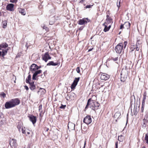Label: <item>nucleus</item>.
Here are the masks:
<instances>
[{
    "mask_svg": "<svg viewBox=\"0 0 148 148\" xmlns=\"http://www.w3.org/2000/svg\"><path fill=\"white\" fill-rule=\"evenodd\" d=\"M127 41H125L123 43H122V44L123 45V48H124L125 49L127 45Z\"/></svg>",
    "mask_w": 148,
    "mask_h": 148,
    "instance_id": "obj_35",
    "label": "nucleus"
},
{
    "mask_svg": "<svg viewBox=\"0 0 148 148\" xmlns=\"http://www.w3.org/2000/svg\"><path fill=\"white\" fill-rule=\"evenodd\" d=\"M124 29H128L130 27V24L129 22H126L124 24Z\"/></svg>",
    "mask_w": 148,
    "mask_h": 148,
    "instance_id": "obj_18",
    "label": "nucleus"
},
{
    "mask_svg": "<svg viewBox=\"0 0 148 148\" xmlns=\"http://www.w3.org/2000/svg\"><path fill=\"white\" fill-rule=\"evenodd\" d=\"M17 128L18 129L19 131L21 132V130L23 128V127L21 124H18L17 126Z\"/></svg>",
    "mask_w": 148,
    "mask_h": 148,
    "instance_id": "obj_28",
    "label": "nucleus"
},
{
    "mask_svg": "<svg viewBox=\"0 0 148 148\" xmlns=\"http://www.w3.org/2000/svg\"><path fill=\"white\" fill-rule=\"evenodd\" d=\"M21 131L22 133L23 134H25L26 133V131L25 130H24L23 128L21 130Z\"/></svg>",
    "mask_w": 148,
    "mask_h": 148,
    "instance_id": "obj_42",
    "label": "nucleus"
},
{
    "mask_svg": "<svg viewBox=\"0 0 148 148\" xmlns=\"http://www.w3.org/2000/svg\"><path fill=\"white\" fill-rule=\"evenodd\" d=\"M83 122L87 124H89L92 122V119L90 116H87L83 120Z\"/></svg>",
    "mask_w": 148,
    "mask_h": 148,
    "instance_id": "obj_7",
    "label": "nucleus"
},
{
    "mask_svg": "<svg viewBox=\"0 0 148 148\" xmlns=\"http://www.w3.org/2000/svg\"><path fill=\"white\" fill-rule=\"evenodd\" d=\"M129 71V68L127 66H125L122 69L121 73V81L124 82L126 80Z\"/></svg>",
    "mask_w": 148,
    "mask_h": 148,
    "instance_id": "obj_1",
    "label": "nucleus"
},
{
    "mask_svg": "<svg viewBox=\"0 0 148 148\" xmlns=\"http://www.w3.org/2000/svg\"><path fill=\"white\" fill-rule=\"evenodd\" d=\"M24 87H25V89H26L27 90H28L29 88H28V87L27 86H24Z\"/></svg>",
    "mask_w": 148,
    "mask_h": 148,
    "instance_id": "obj_52",
    "label": "nucleus"
},
{
    "mask_svg": "<svg viewBox=\"0 0 148 148\" xmlns=\"http://www.w3.org/2000/svg\"><path fill=\"white\" fill-rule=\"evenodd\" d=\"M93 48H92V49H90L88 50V52H89V51H92V49Z\"/></svg>",
    "mask_w": 148,
    "mask_h": 148,
    "instance_id": "obj_56",
    "label": "nucleus"
},
{
    "mask_svg": "<svg viewBox=\"0 0 148 148\" xmlns=\"http://www.w3.org/2000/svg\"><path fill=\"white\" fill-rule=\"evenodd\" d=\"M49 130V129L47 127H45V130L46 132H47Z\"/></svg>",
    "mask_w": 148,
    "mask_h": 148,
    "instance_id": "obj_51",
    "label": "nucleus"
},
{
    "mask_svg": "<svg viewBox=\"0 0 148 148\" xmlns=\"http://www.w3.org/2000/svg\"><path fill=\"white\" fill-rule=\"evenodd\" d=\"M100 104L97 102L96 101H92V103H90V106L92 110H95L96 108V109H98V108Z\"/></svg>",
    "mask_w": 148,
    "mask_h": 148,
    "instance_id": "obj_4",
    "label": "nucleus"
},
{
    "mask_svg": "<svg viewBox=\"0 0 148 148\" xmlns=\"http://www.w3.org/2000/svg\"><path fill=\"white\" fill-rule=\"evenodd\" d=\"M10 144L11 147H15L17 145L16 140L12 139L10 140Z\"/></svg>",
    "mask_w": 148,
    "mask_h": 148,
    "instance_id": "obj_12",
    "label": "nucleus"
},
{
    "mask_svg": "<svg viewBox=\"0 0 148 148\" xmlns=\"http://www.w3.org/2000/svg\"><path fill=\"white\" fill-rule=\"evenodd\" d=\"M54 21H50L49 22V24L51 25H53L54 23Z\"/></svg>",
    "mask_w": 148,
    "mask_h": 148,
    "instance_id": "obj_49",
    "label": "nucleus"
},
{
    "mask_svg": "<svg viewBox=\"0 0 148 148\" xmlns=\"http://www.w3.org/2000/svg\"><path fill=\"white\" fill-rule=\"evenodd\" d=\"M145 104L143 105V104L142 103V107L141 108V110H140L142 112H143L144 108V107L145 106Z\"/></svg>",
    "mask_w": 148,
    "mask_h": 148,
    "instance_id": "obj_39",
    "label": "nucleus"
},
{
    "mask_svg": "<svg viewBox=\"0 0 148 148\" xmlns=\"http://www.w3.org/2000/svg\"><path fill=\"white\" fill-rule=\"evenodd\" d=\"M120 2H119V4H118L117 3V7L118 8V9L119 8V7L120 6Z\"/></svg>",
    "mask_w": 148,
    "mask_h": 148,
    "instance_id": "obj_53",
    "label": "nucleus"
},
{
    "mask_svg": "<svg viewBox=\"0 0 148 148\" xmlns=\"http://www.w3.org/2000/svg\"><path fill=\"white\" fill-rule=\"evenodd\" d=\"M14 6V5L12 3L8 4L6 7V9H12Z\"/></svg>",
    "mask_w": 148,
    "mask_h": 148,
    "instance_id": "obj_21",
    "label": "nucleus"
},
{
    "mask_svg": "<svg viewBox=\"0 0 148 148\" xmlns=\"http://www.w3.org/2000/svg\"><path fill=\"white\" fill-rule=\"evenodd\" d=\"M42 112H40L39 115L40 116H42Z\"/></svg>",
    "mask_w": 148,
    "mask_h": 148,
    "instance_id": "obj_58",
    "label": "nucleus"
},
{
    "mask_svg": "<svg viewBox=\"0 0 148 148\" xmlns=\"http://www.w3.org/2000/svg\"><path fill=\"white\" fill-rule=\"evenodd\" d=\"M128 114H127V119H128Z\"/></svg>",
    "mask_w": 148,
    "mask_h": 148,
    "instance_id": "obj_61",
    "label": "nucleus"
},
{
    "mask_svg": "<svg viewBox=\"0 0 148 148\" xmlns=\"http://www.w3.org/2000/svg\"><path fill=\"white\" fill-rule=\"evenodd\" d=\"M59 64L58 63H55L53 61H50L47 64V66H50L52 65L53 66H55L56 65H58Z\"/></svg>",
    "mask_w": 148,
    "mask_h": 148,
    "instance_id": "obj_20",
    "label": "nucleus"
},
{
    "mask_svg": "<svg viewBox=\"0 0 148 148\" xmlns=\"http://www.w3.org/2000/svg\"><path fill=\"white\" fill-rule=\"evenodd\" d=\"M68 127L70 130H73L75 129V125L72 123L69 122L68 125Z\"/></svg>",
    "mask_w": 148,
    "mask_h": 148,
    "instance_id": "obj_14",
    "label": "nucleus"
},
{
    "mask_svg": "<svg viewBox=\"0 0 148 148\" xmlns=\"http://www.w3.org/2000/svg\"><path fill=\"white\" fill-rule=\"evenodd\" d=\"M10 101L7 102L5 104V107L6 109H9L13 107Z\"/></svg>",
    "mask_w": 148,
    "mask_h": 148,
    "instance_id": "obj_16",
    "label": "nucleus"
},
{
    "mask_svg": "<svg viewBox=\"0 0 148 148\" xmlns=\"http://www.w3.org/2000/svg\"><path fill=\"white\" fill-rule=\"evenodd\" d=\"M106 17V22L103 24V25H104L105 24L108 25V24L111 23L112 21V18L109 16V15H107Z\"/></svg>",
    "mask_w": 148,
    "mask_h": 148,
    "instance_id": "obj_15",
    "label": "nucleus"
},
{
    "mask_svg": "<svg viewBox=\"0 0 148 148\" xmlns=\"http://www.w3.org/2000/svg\"><path fill=\"white\" fill-rule=\"evenodd\" d=\"M41 66H38V67L37 68H38V70L39 69L41 68Z\"/></svg>",
    "mask_w": 148,
    "mask_h": 148,
    "instance_id": "obj_57",
    "label": "nucleus"
},
{
    "mask_svg": "<svg viewBox=\"0 0 148 148\" xmlns=\"http://www.w3.org/2000/svg\"><path fill=\"white\" fill-rule=\"evenodd\" d=\"M110 77L109 75L105 73H102L101 75L100 78L101 79L106 80Z\"/></svg>",
    "mask_w": 148,
    "mask_h": 148,
    "instance_id": "obj_11",
    "label": "nucleus"
},
{
    "mask_svg": "<svg viewBox=\"0 0 148 148\" xmlns=\"http://www.w3.org/2000/svg\"><path fill=\"white\" fill-rule=\"evenodd\" d=\"M30 134V133L29 130H28V131H27V130H26V133H25V134L27 136L29 135Z\"/></svg>",
    "mask_w": 148,
    "mask_h": 148,
    "instance_id": "obj_47",
    "label": "nucleus"
},
{
    "mask_svg": "<svg viewBox=\"0 0 148 148\" xmlns=\"http://www.w3.org/2000/svg\"><path fill=\"white\" fill-rule=\"evenodd\" d=\"M123 45L122 43H120L116 46L114 50L116 53L119 54L121 53L123 49Z\"/></svg>",
    "mask_w": 148,
    "mask_h": 148,
    "instance_id": "obj_2",
    "label": "nucleus"
},
{
    "mask_svg": "<svg viewBox=\"0 0 148 148\" xmlns=\"http://www.w3.org/2000/svg\"><path fill=\"white\" fill-rule=\"evenodd\" d=\"M1 96L4 97H5V94L3 92H2L1 94H0Z\"/></svg>",
    "mask_w": 148,
    "mask_h": 148,
    "instance_id": "obj_41",
    "label": "nucleus"
},
{
    "mask_svg": "<svg viewBox=\"0 0 148 148\" xmlns=\"http://www.w3.org/2000/svg\"><path fill=\"white\" fill-rule=\"evenodd\" d=\"M31 79V75H29L27 78L25 80V82L27 83H29L30 82H29V81Z\"/></svg>",
    "mask_w": 148,
    "mask_h": 148,
    "instance_id": "obj_26",
    "label": "nucleus"
},
{
    "mask_svg": "<svg viewBox=\"0 0 148 148\" xmlns=\"http://www.w3.org/2000/svg\"><path fill=\"white\" fill-rule=\"evenodd\" d=\"M8 46V44L6 43H2L0 45V50L2 51L5 50V49Z\"/></svg>",
    "mask_w": 148,
    "mask_h": 148,
    "instance_id": "obj_17",
    "label": "nucleus"
},
{
    "mask_svg": "<svg viewBox=\"0 0 148 148\" xmlns=\"http://www.w3.org/2000/svg\"><path fill=\"white\" fill-rule=\"evenodd\" d=\"M145 113L146 114L143 119V122L142 123V127L143 128H145L146 127L148 121V112H146Z\"/></svg>",
    "mask_w": 148,
    "mask_h": 148,
    "instance_id": "obj_3",
    "label": "nucleus"
},
{
    "mask_svg": "<svg viewBox=\"0 0 148 148\" xmlns=\"http://www.w3.org/2000/svg\"><path fill=\"white\" fill-rule=\"evenodd\" d=\"M37 67L38 66L37 65L33 64L30 66V71H31L32 73H34L35 71L38 70Z\"/></svg>",
    "mask_w": 148,
    "mask_h": 148,
    "instance_id": "obj_9",
    "label": "nucleus"
},
{
    "mask_svg": "<svg viewBox=\"0 0 148 148\" xmlns=\"http://www.w3.org/2000/svg\"><path fill=\"white\" fill-rule=\"evenodd\" d=\"M28 117L29 118V120L31 121L33 124H34L36 123V117L32 115H29L28 116Z\"/></svg>",
    "mask_w": 148,
    "mask_h": 148,
    "instance_id": "obj_10",
    "label": "nucleus"
},
{
    "mask_svg": "<svg viewBox=\"0 0 148 148\" xmlns=\"http://www.w3.org/2000/svg\"><path fill=\"white\" fill-rule=\"evenodd\" d=\"M66 105H63L62 104H61V106L60 107V108L61 109H64L66 107Z\"/></svg>",
    "mask_w": 148,
    "mask_h": 148,
    "instance_id": "obj_43",
    "label": "nucleus"
},
{
    "mask_svg": "<svg viewBox=\"0 0 148 148\" xmlns=\"http://www.w3.org/2000/svg\"><path fill=\"white\" fill-rule=\"evenodd\" d=\"M107 25L105 24L104 25H103L105 27V28L103 29V31L105 32H106L108 31L111 27V25H109L108 27H107Z\"/></svg>",
    "mask_w": 148,
    "mask_h": 148,
    "instance_id": "obj_22",
    "label": "nucleus"
},
{
    "mask_svg": "<svg viewBox=\"0 0 148 148\" xmlns=\"http://www.w3.org/2000/svg\"><path fill=\"white\" fill-rule=\"evenodd\" d=\"M147 95L146 92L145 91L144 92L143 95V100L142 102V103L143 104V105L145 104V100L146 99Z\"/></svg>",
    "mask_w": 148,
    "mask_h": 148,
    "instance_id": "obj_23",
    "label": "nucleus"
},
{
    "mask_svg": "<svg viewBox=\"0 0 148 148\" xmlns=\"http://www.w3.org/2000/svg\"><path fill=\"white\" fill-rule=\"evenodd\" d=\"M123 136L121 135L119 136L118 138V140L119 141H122L123 140Z\"/></svg>",
    "mask_w": 148,
    "mask_h": 148,
    "instance_id": "obj_32",
    "label": "nucleus"
},
{
    "mask_svg": "<svg viewBox=\"0 0 148 148\" xmlns=\"http://www.w3.org/2000/svg\"><path fill=\"white\" fill-rule=\"evenodd\" d=\"M93 5H87L84 7L85 8H92V7L93 6Z\"/></svg>",
    "mask_w": 148,
    "mask_h": 148,
    "instance_id": "obj_38",
    "label": "nucleus"
},
{
    "mask_svg": "<svg viewBox=\"0 0 148 148\" xmlns=\"http://www.w3.org/2000/svg\"><path fill=\"white\" fill-rule=\"evenodd\" d=\"M10 10V11H13V10Z\"/></svg>",
    "mask_w": 148,
    "mask_h": 148,
    "instance_id": "obj_64",
    "label": "nucleus"
},
{
    "mask_svg": "<svg viewBox=\"0 0 148 148\" xmlns=\"http://www.w3.org/2000/svg\"><path fill=\"white\" fill-rule=\"evenodd\" d=\"M79 143H83V142H82V141H80L79 142Z\"/></svg>",
    "mask_w": 148,
    "mask_h": 148,
    "instance_id": "obj_59",
    "label": "nucleus"
},
{
    "mask_svg": "<svg viewBox=\"0 0 148 148\" xmlns=\"http://www.w3.org/2000/svg\"><path fill=\"white\" fill-rule=\"evenodd\" d=\"M90 99H89L87 101V105L86 106V107L85 108V110H86V109H87L88 108V106L89 105H90Z\"/></svg>",
    "mask_w": 148,
    "mask_h": 148,
    "instance_id": "obj_33",
    "label": "nucleus"
},
{
    "mask_svg": "<svg viewBox=\"0 0 148 148\" xmlns=\"http://www.w3.org/2000/svg\"><path fill=\"white\" fill-rule=\"evenodd\" d=\"M145 139L146 141V143L148 145V134H145Z\"/></svg>",
    "mask_w": 148,
    "mask_h": 148,
    "instance_id": "obj_34",
    "label": "nucleus"
},
{
    "mask_svg": "<svg viewBox=\"0 0 148 148\" xmlns=\"http://www.w3.org/2000/svg\"><path fill=\"white\" fill-rule=\"evenodd\" d=\"M115 148H118V142H117L115 143Z\"/></svg>",
    "mask_w": 148,
    "mask_h": 148,
    "instance_id": "obj_50",
    "label": "nucleus"
},
{
    "mask_svg": "<svg viewBox=\"0 0 148 148\" xmlns=\"http://www.w3.org/2000/svg\"><path fill=\"white\" fill-rule=\"evenodd\" d=\"M38 110L40 112H42V105H40L38 107Z\"/></svg>",
    "mask_w": 148,
    "mask_h": 148,
    "instance_id": "obj_36",
    "label": "nucleus"
},
{
    "mask_svg": "<svg viewBox=\"0 0 148 148\" xmlns=\"http://www.w3.org/2000/svg\"><path fill=\"white\" fill-rule=\"evenodd\" d=\"M7 21L6 20L4 21L3 22V28H5L7 27Z\"/></svg>",
    "mask_w": 148,
    "mask_h": 148,
    "instance_id": "obj_30",
    "label": "nucleus"
},
{
    "mask_svg": "<svg viewBox=\"0 0 148 148\" xmlns=\"http://www.w3.org/2000/svg\"><path fill=\"white\" fill-rule=\"evenodd\" d=\"M18 0H10V2L12 3H16L17 2Z\"/></svg>",
    "mask_w": 148,
    "mask_h": 148,
    "instance_id": "obj_45",
    "label": "nucleus"
},
{
    "mask_svg": "<svg viewBox=\"0 0 148 148\" xmlns=\"http://www.w3.org/2000/svg\"><path fill=\"white\" fill-rule=\"evenodd\" d=\"M25 46H26V47H27V48H28L29 46L28 45V43H26Z\"/></svg>",
    "mask_w": 148,
    "mask_h": 148,
    "instance_id": "obj_55",
    "label": "nucleus"
},
{
    "mask_svg": "<svg viewBox=\"0 0 148 148\" xmlns=\"http://www.w3.org/2000/svg\"><path fill=\"white\" fill-rule=\"evenodd\" d=\"M121 114L119 112H117L115 113L114 115V117L116 119H117L120 116Z\"/></svg>",
    "mask_w": 148,
    "mask_h": 148,
    "instance_id": "obj_24",
    "label": "nucleus"
},
{
    "mask_svg": "<svg viewBox=\"0 0 148 148\" xmlns=\"http://www.w3.org/2000/svg\"><path fill=\"white\" fill-rule=\"evenodd\" d=\"M142 148H146L145 146H144L142 147Z\"/></svg>",
    "mask_w": 148,
    "mask_h": 148,
    "instance_id": "obj_63",
    "label": "nucleus"
},
{
    "mask_svg": "<svg viewBox=\"0 0 148 148\" xmlns=\"http://www.w3.org/2000/svg\"><path fill=\"white\" fill-rule=\"evenodd\" d=\"M139 45V44H137V43L136 44V50L137 51H138L139 50V48L138 47V46Z\"/></svg>",
    "mask_w": 148,
    "mask_h": 148,
    "instance_id": "obj_40",
    "label": "nucleus"
},
{
    "mask_svg": "<svg viewBox=\"0 0 148 148\" xmlns=\"http://www.w3.org/2000/svg\"><path fill=\"white\" fill-rule=\"evenodd\" d=\"M118 56L117 55L115 57H112L110 58V60L114 62H116L118 60Z\"/></svg>",
    "mask_w": 148,
    "mask_h": 148,
    "instance_id": "obj_27",
    "label": "nucleus"
},
{
    "mask_svg": "<svg viewBox=\"0 0 148 148\" xmlns=\"http://www.w3.org/2000/svg\"><path fill=\"white\" fill-rule=\"evenodd\" d=\"M79 78H80L79 77L75 78V79L74 80L73 83L77 85V83L79 80Z\"/></svg>",
    "mask_w": 148,
    "mask_h": 148,
    "instance_id": "obj_29",
    "label": "nucleus"
},
{
    "mask_svg": "<svg viewBox=\"0 0 148 148\" xmlns=\"http://www.w3.org/2000/svg\"><path fill=\"white\" fill-rule=\"evenodd\" d=\"M19 12L22 15H24L25 14L26 12L25 10H19Z\"/></svg>",
    "mask_w": 148,
    "mask_h": 148,
    "instance_id": "obj_31",
    "label": "nucleus"
},
{
    "mask_svg": "<svg viewBox=\"0 0 148 148\" xmlns=\"http://www.w3.org/2000/svg\"><path fill=\"white\" fill-rule=\"evenodd\" d=\"M46 71H45L44 72V76H45V73H46Z\"/></svg>",
    "mask_w": 148,
    "mask_h": 148,
    "instance_id": "obj_62",
    "label": "nucleus"
},
{
    "mask_svg": "<svg viewBox=\"0 0 148 148\" xmlns=\"http://www.w3.org/2000/svg\"><path fill=\"white\" fill-rule=\"evenodd\" d=\"M42 27L43 28V29H45L46 30H47L48 29V28L45 25H44L43 26H42Z\"/></svg>",
    "mask_w": 148,
    "mask_h": 148,
    "instance_id": "obj_44",
    "label": "nucleus"
},
{
    "mask_svg": "<svg viewBox=\"0 0 148 148\" xmlns=\"http://www.w3.org/2000/svg\"><path fill=\"white\" fill-rule=\"evenodd\" d=\"M90 21L89 19L88 18H84L81 19H79L78 21V24L80 25H83L87 23Z\"/></svg>",
    "mask_w": 148,
    "mask_h": 148,
    "instance_id": "obj_5",
    "label": "nucleus"
},
{
    "mask_svg": "<svg viewBox=\"0 0 148 148\" xmlns=\"http://www.w3.org/2000/svg\"><path fill=\"white\" fill-rule=\"evenodd\" d=\"M123 28H124V24L121 25L120 26V29H122Z\"/></svg>",
    "mask_w": 148,
    "mask_h": 148,
    "instance_id": "obj_48",
    "label": "nucleus"
},
{
    "mask_svg": "<svg viewBox=\"0 0 148 148\" xmlns=\"http://www.w3.org/2000/svg\"><path fill=\"white\" fill-rule=\"evenodd\" d=\"M76 71L77 73H79L80 72V68L79 67H77L76 69Z\"/></svg>",
    "mask_w": 148,
    "mask_h": 148,
    "instance_id": "obj_46",
    "label": "nucleus"
},
{
    "mask_svg": "<svg viewBox=\"0 0 148 148\" xmlns=\"http://www.w3.org/2000/svg\"><path fill=\"white\" fill-rule=\"evenodd\" d=\"M8 50V49H7L4 51H2V56L4 58V56L7 53Z\"/></svg>",
    "mask_w": 148,
    "mask_h": 148,
    "instance_id": "obj_25",
    "label": "nucleus"
},
{
    "mask_svg": "<svg viewBox=\"0 0 148 148\" xmlns=\"http://www.w3.org/2000/svg\"><path fill=\"white\" fill-rule=\"evenodd\" d=\"M1 53L2 52L0 51V56H1Z\"/></svg>",
    "mask_w": 148,
    "mask_h": 148,
    "instance_id": "obj_60",
    "label": "nucleus"
},
{
    "mask_svg": "<svg viewBox=\"0 0 148 148\" xmlns=\"http://www.w3.org/2000/svg\"><path fill=\"white\" fill-rule=\"evenodd\" d=\"M76 85H76L74 83H73L71 85V88L72 89L75 88Z\"/></svg>",
    "mask_w": 148,
    "mask_h": 148,
    "instance_id": "obj_37",
    "label": "nucleus"
},
{
    "mask_svg": "<svg viewBox=\"0 0 148 148\" xmlns=\"http://www.w3.org/2000/svg\"><path fill=\"white\" fill-rule=\"evenodd\" d=\"M42 71V70H36V71H35L34 73V74L32 76V79L34 80H35L36 79V77L37 76V75L40 74V73H41Z\"/></svg>",
    "mask_w": 148,
    "mask_h": 148,
    "instance_id": "obj_13",
    "label": "nucleus"
},
{
    "mask_svg": "<svg viewBox=\"0 0 148 148\" xmlns=\"http://www.w3.org/2000/svg\"><path fill=\"white\" fill-rule=\"evenodd\" d=\"M42 60L45 62H47L48 60L50 59L51 58L48 52H46L44 55H42Z\"/></svg>",
    "mask_w": 148,
    "mask_h": 148,
    "instance_id": "obj_8",
    "label": "nucleus"
},
{
    "mask_svg": "<svg viewBox=\"0 0 148 148\" xmlns=\"http://www.w3.org/2000/svg\"><path fill=\"white\" fill-rule=\"evenodd\" d=\"M29 84L30 86L29 88L32 90H33L35 89L36 86L34 85V82H30L29 83Z\"/></svg>",
    "mask_w": 148,
    "mask_h": 148,
    "instance_id": "obj_19",
    "label": "nucleus"
},
{
    "mask_svg": "<svg viewBox=\"0 0 148 148\" xmlns=\"http://www.w3.org/2000/svg\"><path fill=\"white\" fill-rule=\"evenodd\" d=\"M10 101L13 107L18 105L20 103V100L17 98L12 99Z\"/></svg>",
    "mask_w": 148,
    "mask_h": 148,
    "instance_id": "obj_6",
    "label": "nucleus"
},
{
    "mask_svg": "<svg viewBox=\"0 0 148 148\" xmlns=\"http://www.w3.org/2000/svg\"><path fill=\"white\" fill-rule=\"evenodd\" d=\"M86 141H85L84 143V147H83V148H85V146H86Z\"/></svg>",
    "mask_w": 148,
    "mask_h": 148,
    "instance_id": "obj_54",
    "label": "nucleus"
}]
</instances>
